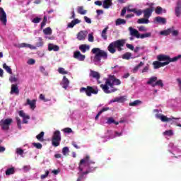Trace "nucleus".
<instances>
[{"instance_id":"1","label":"nucleus","mask_w":181,"mask_h":181,"mask_svg":"<svg viewBox=\"0 0 181 181\" xmlns=\"http://www.w3.org/2000/svg\"><path fill=\"white\" fill-rule=\"evenodd\" d=\"M95 162L90 159V156H86L83 159L81 160L79 163V172L81 176L77 179L76 181H81L83 180V176L93 172L94 169H91V165H94Z\"/></svg>"},{"instance_id":"2","label":"nucleus","mask_w":181,"mask_h":181,"mask_svg":"<svg viewBox=\"0 0 181 181\" xmlns=\"http://www.w3.org/2000/svg\"><path fill=\"white\" fill-rule=\"evenodd\" d=\"M121 85V81L115 78V76L110 75L109 78L106 80L105 84H101L100 87L106 94L115 93L117 89H114V86Z\"/></svg>"},{"instance_id":"3","label":"nucleus","mask_w":181,"mask_h":181,"mask_svg":"<svg viewBox=\"0 0 181 181\" xmlns=\"http://www.w3.org/2000/svg\"><path fill=\"white\" fill-rule=\"evenodd\" d=\"M91 52L93 54H95L94 57H91L93 63H94L95 66H101V57H103V59H107V52L100 49V48H93Z\"/></svg>"},{"instance_id":"4","label":"nucleus","mask_w":181,"mask_h":181,"mask_svg":"<svg viewBox=\"0 0 181 181\" xmlns=\"http://www.w3.org/2000/svg\"><path fill=\"white\" fill-rule=\"evenodd\" d=\"M153 112L155 113V117L156 118H157V119H160V121L162 122H172L173 124H176L177 127H181V124H179V122H177V121H179V118H175L173 117H168L164 115H162V110H154Z\"/></svg>"},{"instance_id":"5","label":"nucleus","mask_w":181,"mask_h":181,"mask_svg":"<svg viewBox=\"0 0 181 181\" xmlns=\"http://www.w3.org/2000/svg\"><path fill=\"white\" fill-rule=\"evenodd\" d=\"M180 57H181V55H178L173 58H170L168 55L160 54V55L157 56V60H158V62H164L162 63H166L168 65V64H169V63H172L173 62H177V60H179V59H180Z\"/></svg>"},{"instance_id":"6","label":"nucleus","mask_w":181,"mask_h":181,"mask_svg":"<svg viewBox=\"0 0 181 181\" xmlns=\"http://www.w3.org/2000/svg\"><path fill=\"white\" fill-rule=\"evenodd\" d=\"M60 141H62V134L60 131L56 130L52 135V144L53 146H59L60 145Z\"/></svg>"},{"instance_id":"7","label":"nucleus","mask_w":181,"mask_h":181,"mask_svg":"<svg viewBox=\"0 0 181 181\" xmlns=\"http://www.w3.org/2000/svg\"><path fill=\"white\" fill-rule=\"evenodd\" d=\"M81 93H86L88 97H91L92 94H98V89L97 88H93L91 86H88L86 88H81L80 89Z\"/></svg>"},{"instance_id":"8","label":"nucleus","mask_w":181,"mask_h":181,"mask_svg":"<svg viewBox=\"0 0 181 181\" xmlns=\"http://www.w3.org/2000/svg\"><path fill=\"white\" fill-rule=\"evenodd\" d=\"M11 124H12V119L11 118L2 119L0 122V125L2 129H4L5 131H8V129H9Z\"/></svg>"},{"instance_id":"9","label":"nucleus","mask_w":181,"mask_h":181,"mask_svg":"<svg viewBox=\"0 0 181 181\" xmlns=\"http://www.w3.org/2000/svg\"><path fill=\"white\" fill-rule=\"evenodd\" d=\"M169 146L173 147V149L171 150V153L175 156V158H180L181 148L179 147L173 146V144H170Z\"/></svg>"},{"instance_id":"10","label":"nucleus","mask_w":181,"mask_h":181,"mask_svg":"<svg viewBox=\"0 0 181 181\" xmlns=\"http://www.w3.org/2000/svg\"><path fill=\"white\" fill-rule=\"evenodd\" d=\"M115 47H117L119 52L122 50V47L125 45V40H119L112 42Z\"/></svg>"},{"instance_id":"11","label":"nucleus","mask_w":181,"mask_h":181,"mask_svg":"<svg viewBox=\"0 0 181 181\" xmlns=\"http://www.w3.org/2000/svg\"><path fill=\"white\" fill-rule=\"evenodd\" d=\"M0 21L4 26H6V22L8 20L6 19V13L4 11V8L0 7Z\"/></svg>"},{"instance_id":"12","label":"nucleus","mask_w":181,"mask_h":181,"mask_svg":"<svg viewBox=\"0 0 181 181\" xmlns=\"http://www.w3.org/2000/svg\"><path fill=\"white\" fill-rule=\"evenodd\" d=\"M18 115L21 118H23V124H28L29 122V119H30V116L29 115L25 113L23 110H20L18 112Z\"/></svg>"},{"instance_id":"13","label":"nucleus","mask_w":181,"mask_h":181,"mask_svg":"<svg viewBox=\"0 0 181 181\" xmlns=\"http://www.w3.org/2000/svg\"><path fill=\"white\" fill-rule=\"evenodd\" d=\"M89 76L90 77H92V78H95V80H97L98 81V84H101V81H99L100 77H101V75L100 74V73L95 71L90 70Z\"/></svg>"},{"instance_id":"14","label":"nucleus","mask_w":181,"mask_h":181,"mask_svg":"<svg viewBox=\"0 0 181 181\" xmlns=\"http://www.w3.org/2000/svg\"><path fill=\"white\" fill-rule=\"evenodd\" d=\"M74 57L78 60L79 62H84L86 60V55H83L80 52V51H76L74 52Z\"/></svg>"},{"instance_id":"15","label":"nucleus","mask_w":181,"mask_h":181,"mask_svg":"<svg viewBox=\"0 0 181 181\" xmlns=\"http://www.w3.org/2000/svg\"><path fill=\"white\" fill-rule=\"evenodd\" d=\"M25 105H29L30 110L33 111L36 108V100H30L28 98L26 100V103H25Z\"/></svg>"},{"instance_id":"16","label":"nucleus","mask_w":181,"mask_h":181,"mask_svg":"<svg viewBox=\"0 0 181 181\" xmlns=\"http://www.w3.org/2000/svg\"><path fill=\"white\" fill-rule=\"evenodd\" d=\"M69 84H70V81H69V78H67L66 76H64L62 81L60 83V86H62V88H64V90H67Z\"/></svg>"},{"instance_id":"17","label":"nucleus","mask_w":181,"mask_h":181,"mask_svg":"<svg viewBox=\"0 0 181 181\" xmlns=\"http://www.w3.org/2000/svg\"><path fill=\"white\" fill-rule=\"evenodd\" d=\"M88 35V32L87 30H81L77 35L78 40H86L87 35Z\"/></svg>"},{"instance_id":"18","label":"nucleus","mask_w":181,"mask_h":181,"mask_svg":"<svg viewBox=\"0 0 181 181\" xmlns=\"http://www.w3.org/2000/svg\"><path fill=\"white\" fill-rule=\"evenodd\" d=\"M129 30L131 36H134L137 39H140L141 34H139V32L136 29L133 28L132 27H129Z\"/></svg>"},{"instance_id":"19","label":"nucleus","mask_w":181,"mask_h":181,"mask_svg":"<svg viewBox=\"0 0 181 181\" xmlns=\"http://www.w3.org/2000/svg\"><path fill=\"white\" fill-rule=\"evenodd\" d=\"M81 22V21L75 18L67 24L66 29H73V28H74L76 25H78V23H80Z\"/></svg>"},{"instance_id":"20","label":"nucleus","mask_w":181,"mask_h":181,"mask_svg":"<svg viewBox=\"0 0 181 181\" xmlns=\"http://www.w3.org/2000/svg\"><path fill=\"white\" fill-rule=\"evenodd\" d=\"M124 101H127V98L125 96H120L110 100L109 104H112V103H124Z\"/></svg>"},{"instance_id":"21","label":"nucleus","mask_w":181,"mask_h":181,"mask_svg":"<svg viewBox=\"0 0 181 181\" xmlns=\"http://www.w3.org/2000/svg\"><path fill=\"white\" fill-rule=\"evenodd\" d=\"M152 12H153V9L151 8H146L145 10L142 11L144 18H146L147 19H149V18L152 16Z\"/></svg>"},{"instance_id":"22","label":"nucleus","mask_w":181,"mask_h":181,"mask_svg":"<svg viewBox=\"0 0 181 181\" xmlns=\"http://www.w3.org/2000/svg\"><path fill=\"white\" fill-rule=\"evenodd\" d=\"M112 6V0H104L103 1V8L104 9H110Z\"/></svg>"},{"instance_id":"23","label":"nucleus","mask_w":181,"mask_h":181,"mask_svg":"<svg viewBox=\"0 0 181 181\" xmlns=\"http://www.w3.org/2000/svg\"><path fill=\"white\" fill-rule=\"evenodd\" d=\"M156 81H158V77L153 76L148 78V81H147V84H149V86H151L152 87H156Z\"/></svg>"},{"instance_id":"24","label":"nucleus","mask_w":181,"mask_h":181,"mask_svg":"<svg viewBox=\"0 0 181 181\" xmlns=\"http://www.w3.org/2000/svg\"><path fill=\"white\" fill-rule=\"evenodd\" d=\"M11 94H16V95H19V87L18 85H11Z\"/></svg>"},{"instance_id":"25","label":"nucleus","mask_w":181,"mask_h":181,"mask_svg":"<svg viewBox=\"0 0 181 181\" xmlns=\"http://www.w3.org/2000/svg\"><path fill=\"white\" fill-rule=\"evenodd\" d=\"M156 23H160V25H165L166 18L160 16H157L154 19Z\"/></svg>"},{"instance_id":"26","label":"nucleus","mask_w":181,"mask_h":181,"mask_svg":"<svg viewBox=\"0 0 181 181\" xmlns=\"http://www.w3.org/2000/svg\"><path fill=\"white\" fill-rule=\"evenodd\" d=\"M153 66L154 69H160V67L168 66V64L167 63H162L159 61H155L153 63Z\"/></svg>"},{"instance_id":"27","label":"nucleus","mask_w":181,"mask_h":181,"mask_svg":"<svg viewBox=\"0 0 181 181\" xmlns=\"http://www.w3.org/2000/svg\"><path fill=\"white\" fill-rule=\"evenodd\" d=\"M79 50H81L82 53H86V52H88V50H90V45L87 44H82L79 45Z\"/></svg>"},{"instance_id":"28","label":"nucleus","mask_w":181,"mask_h":181,"mask_svg":"<svg viewBox=\"0 0 181 181\" xmlns=\"http://www.w3.org/2000/svg\"><path fill=\"white\" fill-rule=\"evenodd\" d=\"M18 47H28V49H30L31 50H36V47L30 45V44H28V43H21L18 45Z\"/></svg>"},{"instance_id":"29","label":"nucleus","mask_w":181,"mask_h":181,"mask_svg":"<svg viewBox=\"0 0 181 181\" xmlns=\"http://www.w3.org/2000/svg\"><path fill=\"white\" fill-rule=\"evenodd\" d=\"M181 14V1H178L177 3V6L175 8V15L176 16H180Z\"/></svg>"},{"instance_id":"30","label":"nucleus","mask_w":181,"mask_h":181,"mask_svg":"<svg viewBox=\"0 0 181 181\" xmlns=\"http://www.w3.org/2000/svg\"><path fill=\"white\" fill-rule=\"evenodd\" d=\"M128 11L133 12V13H135L137 16H141V15H142V10L138 8H129Z\"/></svg>"},{"instance_id":"31","label":"nucleus","mask_w":181,"mask_h":181,"mask_svg":"<svg viewBox=\"0 0 181 181\" xmlns=\"http://www.w3.org/2000/svg\"><path fill=\"white\" fill-rule=\"evenodd\" d=\"M43 45H45V42H43V39L40 37L37 38V42L35 43V47L37 49V47H43Z\"/></svg>"},{"instance_id":"32","label":"nucleus","mask_w":181,"mask_h":181,"mask_svg":"<svg viewBox=\"0 0 181 181\" xmlns=\"http://www.w3.org/2000/svg\"><path fill=\"white\" fill-rule=\"evenodd\" d=\"M59 46L54 45L53 44H49L48 45V50L49 52H52V50H54V52H59Z\"/></svg>"},{"instance_id":"33","label":"nucleus","mask_w":181,"mask_h":181,"mask_svg":"<svg viewBox=\"0 0 181 181\" xmlns=\"http://www.w3.org/2000/svg\"><path fill=\"white\" fill-rule=\"evenodd\" d=\"M77 12L80 15H86L87 13V10H84V6H79L77 7Z\"/></svg>"},{"instance_id":"34","label":"nucleus","mask_w":181,"mask_h":181,"mask_svg":"<svg viewBox=\"0 0 181 181\" xmlns=\"http://www.w3.org/2000/svg\"><path fill=\"white\" fill-rule=\"evenodd\" d=\"M155 12L157 15H162V13H166V9L162 8L160 6L156 7Z\"/></svg>"},{"instance_id":"35","label":"nucleus","mask_w":181,"mask_h":181,"mask_svg":"<svg viewBox=\"0 0 181 181\" xmlns=\"http://www.w3.org/2000/svg\"><path fill=\"white\" fill-rule=\"evenodd\" d=\"M13 173H15V168L13 167L8 168L6 170V176H11V175H13Z\"/></svg>"},{"instance_id":"36","label":"nucleus","mask_w":181,"mask_h":181,"mask_svg":"<svg viewBox=\"0 0 181 181\" xmlns=\"http://www.w3.org/2000/svg\"><path fill=\"white\" fill-rule=\"evenodd\" d=\"M137 22L139 24L147 25V23H149V19L144 17L143 18H139Z\"/></svg>"},{"instance_id":"37","label":"nucleus","mask_w":181,"mask_h":181,"mask_svg":"<svg viewBox=\"0 0 181 181\" xmlns=\"http://www.w3.org/2000/svg\"><path fill=\"white\" fill-rule=\"evenodd\" d=\"M127 21L122 18H118L115 21L116 26H119V25H125Z\"/></svg>"},{"instance_id":"38","label":"nucleus","mask_w":181,"mask_h":181,"mask_svg":"<svg viewBox=\"0 0 181 181\" xmlns=\"http://www.w3.org/2000/svg\"><path fill=\"white\" fill-rule=\"evenodd\" d=\"M115 45L112 44V42H111L108 47H107V49L108 51L110 52V53H112V54H114L115 53L116 50H115Z\"/></svg>"},{"instance_id":"39","label":"nucleus","mask_w":181,"mask_h":181,"mask_svg":"<svg viewBox=\"0 0 181 181\" xmlns=\"http://www.w3.org/2000/svg\"><path fill=\"white\" fill-rule=\"evenodd\" d=\"M170 30H171L170 28L162 30L159 33V35H160L161 36H168L170 35Z\"/></svg>"},{"instance_id":"40","label":"nucleus","mask_w":181,"mask_h":181,"mask_svg":"<svg viewBox=\"0 0 181 181\" xmlns=\"http://www.w3.org/2000/svg\"><path fill=\"white\" fill-rule=\"evenodd\" d=\"M142 104V101L139 100H134L129 103L130 107H136L137 105H141Z\"/></svg>"},{"instance_id":"41","label":"nucleus","mask_w":181,"mask_h":181,"mask_svg":"<svg viewBox=\"0 0 181 181\" xmlns=\"http://www.w3.org/2000/svg\"><path fill=\"white\" fill-rule=\"evenodd\" d=\"M3 69L9 74H12V69H11V66H7L6 63L3 64Z\"/></svg>"},{"instance_id":"42","label":"nucleus","mask_w":181,"mask_h":181,"mask_svg":"<svg viewBox=\"0 0 181 181\" xmlns=\"http://www.w3.org/2000/svg\"><path fill=\"white\" fill-rule=\"evenodd\" d=\"M44 136L45 132H42L40 134L36 136V139H37V141H40V142H43V141H45V139H43Z\"/></svg>"},{"instance_id":"43","label":"nucleus","mask_w":181,"mask_h":181,"mask_svg":"<svg viewBox=\"0 0 181 181\" xmlns=\"http://www.w3.org/2000/svg\"><path fill=\"white\" fill-rule=\"evenodd\" d=\"M108 110H110V107H103L100 111H99V112L95 116V119H98V117H100V115H101L103 112H105V111H108Z\"/></svg>"},{"instance_id":"44","label":"nucleus","mask_w":181,"mask_h":181,"mask_svg":"<svg viewBox=\"0 0 181 181\" xmlns=\"http://www.w3.org/2000/svg\"><path fill=\"white\" fill-rule=\"evenodd\" d=\"M39 99L41 100V101H43L44 103H49V101H51L50 99L46 98V96H45L43 93H41L40 95Z\"/></svg>"},{"instance_id":"45","label":"nucleus","mask_w":181,"mask_h":181,"mask_svg":"<svg viewBox=\"0 0 181 181\" xmlns=\"http://www.w3.org/2000/svg\"><path fill=\"white\" fill-rule=\"evenodd\" d=\"M115 136V132H112L111 130L107 131V135L106 136L107 137V139H114L115 137H112V136Z\"/></svg>"},{"instance_id":"46","label":"nucleus","mask_w":181,"mask_h":181,"mask_svg":"<svg viewBox=\"0 0 181 181\" xmlns=\"http://www.w3.org/2000/svg\"><path fill=\"white\" fill-rule=\"evenodd\" d=\"M108 30V28H104V30L102 31L101 37L104 40H107V31Z\"/></svg>"},{"instance_id":"47","label":"nucleus","mask_w":181,"mask_h":181,"mask_svg":"<svg viewBox=\"0 0 181 181\" xmlns=\"http://www.w3.org/2000/svg\"><path fill=\"white\" fill-rule=\"evenodd\" d=\"M122 59H124L126 60H129V59H132V54L130 52H127L124 54L122 55Z\"/></svg>"},{"instance_id":"48","label":"nucleus","mask_w":181,"mask_h":181,"mask_svg":"<svg viewBox=\"0 0 181 181\" xmlns=\"http://www.w3.org/2000/svg\"><path fill=\"white\" fill-rule=\"evenodd\" d=\"M43 33L44 35H48L50 36V35L52 33V28H50V27L46 28L43 30Z\"/></svg>"},{"instance_id":"49","label":"nucleus","mask_w":181,"mask_h":181,"mask_svg":"<svg viewBox=\"0 0 181 181\" xmlns=\"http://www.w3.org/2000/svg\"><path fill=\"white\" fill-rule=\"evenodd\" d=\"M69 152L70 149H69V147L66 146L62 148V154L64 155V156H67Z\"/></svg>"},{"instance_id":"50","label":"nucleus","mask_w":181,"mask_h":181,"mask_svg":"<svg viewBox=\"0 0 181 181\" xmlns=\"http://www.w3.org/2000/svg\"><path fill=\"white\" fill-rule=\"evenodd\" d=\"M40 71L42 73L44 76H49V72L47 71L46 69L43 66H40Z\"/></svg>"},{"instance_id":"51","label":"nucleus","mask_w":181,"mask_h":181,"mask_svg":"<svg viewBox=\"0 0 181 181\" xmlns=\"http://www.w3.org/2000/svg\"><path fill=\"white\" fill-rule=\"evenodd\" d=\"M123 134H124L123 131H121V132L115 131V136H112V138H118L119 136H122Z\"/></svg>"},{"instance_id":"52","label":"nucleus","mask_w":181,"mask_h":181,"mask_svg":"<svg viewBox=\"0 0 181 181\" xmlns=\"http://www.w3.org/2000/svg\"><path fill=\"white\" fill-rule=\"evenodd\" d=\"M170 33H172L173 36H177L179 35V30H175V28L172 27L170 28Z\"/></svg>"},{"instance_id":"53","label":"nucleus","mask_w":181,"mask_h":181,"mask_svg":"<svg viewBox=\"0 0 181 181\" xmlns=\"http://www.w3.org/2000/svg\"><path fill=\"white\" fill-rule=\"evenodd\" d=\"M164 136H172L173 135V130H166L163 132Z\"/></svg>"},{"instance_id":"54","label":"nucleus","mask_w":181,"mask_h":181,"mask_svg":"<svg viewBox=\"0 0 181 181\" xmlns=\"http://www.w3.org/2000/svg\"><path fill=\"white\" fill-rule=\"evenodd\" d=\"M58 72L59 73V74H69V71H66V69H64V68H59L58 69Z\"/></svg>"},{"instance_id":"55","label":"nucleus","mask_w":181,"mask_h":181,"mask_svg":"<svg viewBox=\"0 0 181 181\" xmlns=\"http://www.w3.org/2000/svg\"><path fill=\"white\" fill-rule=\"evenodd\" d=\"M151 36H152L151 33H146L140 35V39H145V37H151Z\"/></svg>"},{"instance_id":"56","label":"nucleus","mask_w":181,"mask_h":181,"mask_svg":"<svg viewBox=\"0 0 181 181\" xmlns=\"http://www.w3.org/2000/svg\"><path fill=\"white\" fill-rule=\"evenodd\" d=\"M142 66H144V62H141L137 66H136L133 69L134 73H136V71H138V70H139V68L142 67Z\"/></svg>"},{"instance_id":"57","label":"nucleus","mask_w":181,"mask_h":181,"mask_svg":"<svg viewBox=\"0 0 181 181\" xmlns=\"http://www.w3.org/2000/svg\"><path fill=\"white\" fill-rule=\"evenodd\" d=\"M88 42H94V34L89 33L88 35Z\"/></svg>"},{"instance_id":"58","label":"nucleus","mask_w":181,"mask_h":181,"mask_svg":"<svg viewBox=\"0 0 181 181\" xmlns=\"http://www.w3.org/2000/svg\"><path fill=\"white\" fill-rule=\"evenodd\" d=\"M33 146L37 149H42V144L40 143H33Z\"/></svg>"},{"instance_id":"59","label":"nucleus","mask_w":181,"mask_h":181,"mask_svg":"<svg viewBox=\"0 0 181 181\" xmlns=\"http://www.w3.org/2000/svg\"><path fill=\"white\" fill-rule=\"evenodd\" d=\"M62 131L65 134H71V132H73V130L71 129V128H69V127L64 128L62 129Z\"/></svg>"},{"instance_id":"60","label":"nucleus","mask_w":181,"mask_h":181,"mask_svg":"<svg viewBox=\"0 0 181 181\" xmlns=\"http://www.w3.org/2000/svg\"><path fill=\"white\" fill-rule=\"evenodd\" d=\"M49 170H46L45 173L40 176V179L42 180H44V179H46V177H47V176H49Z\"/></svg>"},{"instance_id":"61","label":"nucleus","mask_w":181,"mask_h":181,"mask_svg":"<svg viewBox=\"0 0 181 181\" xmlns=\"http://www.w3.org/2000/svg\"><path fill=\"white\" fill-rule=\"evenodd\" d=\"M138 29H139V32H146L148 30V28H146L144 25H141V26L138 27Z\"/></svg>"},{"instance_id":"62","label":"nucleus","mask_w":181,"mask_h":181,"mask_svg":"<svg viewBox=\"0 0 181 181\" xmlns=\"http://www.w3.org/2000/svg\"><path fill=\"white\" fill-rule=\"evenodd\" d=\"M83 19H84L86 23H88L89 25H90V23H92L91 18H88L87 16H84Z\"/></svg>"},{"instance_id":"63","label":"nucleus","mask_w":181,"mask_h":181,"mask_svg":"<svg viewBox=\"0 0 181 181\" xmlns=\"http://www.w3.org/2000/svg\"><path fill=\"white\" fill-rule=\"evenodd\" d=\"M42 21V18L36 17L32 20L33 23H39Z\"/></svg>"},{"instance_id":"64","label":"nucleus","mask_w":181,"mask_h":181,"mask_svg":"<svg viewBox=\"0 0 181 181\" xmlns=\"http://www.w3.org/2000/svg\"><path fill=\"white\" fill-rule=\"evenodd\" d=\"M156 86H158L159 87H163V82L162 80L156 81Z\"/></svg>"}]
</instances>
